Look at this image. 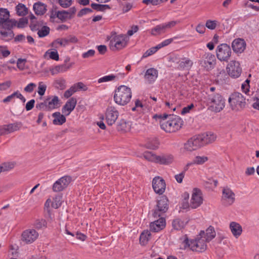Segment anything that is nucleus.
I'll return each mask as SVG.
<instances>
[{
    "mask_svg": "<svg viewBox=\"0 0 259 259\" xmlns=\"http://www.w3.org/2000/svg\"><path fill=\"white\" fill-rule=\"evenodd\" d=\"M216 138L215 135L211 132H207L190 138L184 144V148L187 151L197 150L204 145L213 142Z\"/></svg>",
    "mask_w": 259,
    "mask_h": 259,
    "instance_id": "f257e3e1",
    "label": "nucleus"
},
{
    "mask_svg": "<svg viewBox=\"0 0 259 259\" xmlns=\"http://www.w3.org/2000/svg\"><path fill=\"white\" fill-rule=\"evenodd\" d=\"M205 99L208 109L212 112H220L225 106L226 100L219 93L208 94Z\"/></svg>",
    "mask_w": 259,
    "mask_h": 259,
    "instance_id": "f03ea898",
    "label": "nucleus"
},
{
    "mask_svg": "<svg viewBox=\"0 0 259 259\" xmlns=\"http://www.w3.org/2000/svg\"><path fill=\"white\" fill-rule=\"evenodd\" d=\"M187 247L193 251L202 252L207 248L206 242L199 236L195 239L189 240L187 235H185L182 242L180 249H186Z\"/></svg>",
    "mask_w": 259,
    "mask_h": 259,
    "instance_id": "7ed1b4c3",
    "label": "nucleus"
},
{
    "mask_svg": "<svg viewBox=\"0 0 259 259\" xmlns=\"http://www.w3.org/2000/svg\"><path fill=\"white\" fill-rule=\"evenodd\" d=\"M161 129L166 133L176 132L182 127L183 121L182 118L176 115H169L167 120L160 121Z\"/></svg>",
    "mask_w": 259,
    "mask_h": 259,
    "instance_id": "20e7f679",
    "label": "nucleus"
},
{
    "mask_svg": "<svg viewBox=\"0 0 259 259\" xmlns=\"http://www.w3.org/2000/svg\"><path fill=\"white\" fill-rule=\"evenodd\" d=\"M132 96L131 89L126 85H121L115 89L114 100L116 104L124 106L130 101Z\"/></svg>",
    "mask_w": 259,
    "mask_h": 259,
    "instance_id": "39448f33",
    "label": "nucleus"
},
{
    "mask_svg": "<svg viewBox=\"0 0 259 259\" xmlns=\"http://www.w3.org/2000/svg\"><path fill=\"white\" fill-rule=\"evenodd\" d=\"M228 103L232 110L238 111L243 110L246 106V98L240 93L234 92L228 98Z\"/></svg>",
    "mask_w": 259,
    "mask_h": 259,
    "instance_id": "423d86ee",
    "label": "nucleus"
},
{
    "mask_svg": "<svg viewBox=\"0 0 259 259\" xmlns=\"http://www.w3.org/2000/svg\"><path fill=\"white\" fill-rule=\"evenodd\" d=\"M129 38L125 34L115 35L110 41V47L112 51L123 49L127 45Z\"/></svg>",
    "mask_w": 259,
    "mask_h": 259,
    "instance_id": "0eeeda50",
    "label": "nucleus"
},
{
    "mask_svg": "<svg viewBox=\"0 0 259 259\" xmlns=\"http://www.w3.org/2000/svg\"><path fill=\"white\" fill-rule=\"evenodd\" d=\"M215 53L218 60L226 62H228L232 54L230 46L225 43L219 45L217 47Z\"/></svg>",
    "mask_w": 259,
    "mask_h": 259,
    "instance_id": "6e6552de",
    "label": "nucleus"
},
{
    "mask_svg": "<svg viewBox=\"0 0 259 259\" xmlns=\"http://www.w3.org/2000/svg\"><path fill=\"white\" fill-rule=\"evenodd\" d=\"M157 208L153 210L152 217L154 219H157L159 216H164V213L168 208V199L165 196H161L157 200Z\"/></svg>",
    "mask_w": 259,
    "mask_h": 259,
    "instance_id": "1a4fd4ad",
    "label": "nucleus"
},
{
    "mask_svg": "<svg viewBox=\"0 0 259 259\" xmlns=\"http://www.w3.org/2000/svg\"><path fill=\"white\" fill-rule=\"evenodd\" d=\"M200 65L206 70H211L216 63L215 57L210 53H205L198 62Z\"/></svg>",
    "mask_w": 259,
    "mask_h": 259,
    "instance_id": "9d476101",
    "label": "nucleus"
},
{
    "mask_svg": "<svg viewBox=\"0 0 259 259\" xmlns=\"http://www.w3.org/2000/svg\"><path fill=\"white\" fill-rule=\"evenodd\" d=\"M228 75L233 78H237L240 76L242 69L239 62L231 61L226 68Z\"/></svg>",
    "mask_w": 259,
    "mask_h": 259,
    "instance_id": "9b49d317",
    "label": "nucleus"
},
{
    "mask_svg": "<svg viewBox=\"0 0 259 259\" xmlns=\"http://www.w3.org/2000/svg\"><path fill=\"white\" fill-rule=\"evenodd\" d=\"M166 226V220L164 216L160 215L149 224L150 231L158 232L163 230Z\"/></svg>",
    "mask_w": 259,
    "mask_h": 259,
    "instance_id": "f8f14e48",
    "label": "nucleus"
},
{
    "mask_svg": "<svg viewBox=\"0 0 259 259\" xmlns=\"http://www.w3.org/2000/svg\"><path fill=\"white\" fill-rule=\"evenodd\" d=\"M203 199L201 191L198 188L193 189L190 206L192 208H196L202 203Z\"/></svg>",
    "mask_w": 259,
    "mask_h": 259,
    "instance_id": "ddd939ff",
    "label": "nucleus"
},
{
    "mask_svg": "<svg viewBox=\"0 0 259 259\" xmlns=\"http://www.w3.org/2000/svg\"><path fill=\"white\" fill-rule=\"evenodd\" d=\"M106 119L108 125H113L117 120L119 113L117 110L113 106H109L106 109Z\"/></svg>",
    "mask_w": 259,
    "mask_h": 259,
    "instance_id": "4468645a",
    "label": "nucleus"
},
{
    "mask_svg": "<svg viewBox=\"0 0 259 259\" xmlns=\"http://www.w3.org/2000/svg\"><path fill=\"white\" fill-rule=\"evenodd\" d=\"M152 187L156 193L160 195L163 194L165 190L164 180L159 177H155L152 181Z\"/></svg>",
    "mask_w": 259,
    "mask_h": 259,
    "instance_id": "2eb2a0df",
    "label": "nucleus"
},
{
    "mask_svg": "<svg viewBox=\"0 0 259 259\" xmlns=\"http://www.w3.org/2000/svg\"><path fill=\"white\" fill-rule=\"evenodd\" d=\"M38 233L34 229L26 230L22 234V240L27 244L33 242L38 237Z\"/></svg>",
    "mask_w": 259,
    "mask_h": 259,
    "instance_id": "dca6fc26",
    "label": "nucleus"
},
{
    "mask_svg": "<svg viewBox=\"0 0 259 259\" xmlns=\"http://www.w3.org/2000/svg\"><path fill=\"white\" fill-rule=\"evenodd\" d=\"M235 200V194L228 188H225L223 190L222 198V203L225 205H231Z\"/></svg>",
    "mask_w": 259,
    "mask_h": 259,
    "instance_id": "f3484780",
    "label": "nucleus"
},
{
    "mask_svg": "<svg viewBox=\"0 0 259 259\" xmlns=\"http://www.w3.org/2000/svg\"><path fill=\"white\" fill-rule=\"evenodd\" d=\"M231 46L235 53L241 54L244 51L246 44L244 39L238 38L232 41Z\"/></svg>",
    "mask_w": 259,
    "mask_h": 259,
    "instance_id": "a211bd4d",
    "label": "nucleus"
},
{
    "mask_svg": "<svg viewBox=\"0 0 259 259\" xmlns=\"http://www.w3.org/2000/svg\"><path fill=\"white\" fill-rule=\"evenodd\" d=\"M77 103L76 99L72 97L70 98L62 108V112L65 116H68L74 109Z\"/></svg>",
    "mask_w": 259,
    "mask_h": 259,
    "instance_id": "6ab92c4d",
    "label": "nucleus"
},
{
    "mask_svg": "<svg viewBox=\"0 0 259 259\" xmlns=\"http://www.w3.org/2000/svg\"><path fill=\"white\" fill-rule=\"evenodd\" d=\"M199 236L203 238L205 242H209L215 237L216 233L214 227L210 226L205 231H201Z\"/></svg>",
    "mask_w": 259,
    "mask_h": 259,
    "instance_id": "aec40b11",
    "label": "nucleus"
},
{
    "mask_svg": "<svg viewBox=\"0 0 259 259\" xmlns=\"http://www.w3.org/2000/svg\"><path fill=\"white\" fill-rule=\"evenodd\" d=\"M158 70L154 68L148 69L145 74V80L150 84L153 83L158 77Z\"/></svg>",
    "mask_w": 259,
    "mask_h": 259,
    "instance_id": "412c9836",
    "label": "nucleus"
},
{
    "mask_svg": "<svg viewBox=\"0 0 259 259\" xmlns=\"http://www.w3.org/2000/svg\"><path fill=\"white\" fill-rule=\"evenodd\" d=\"M173 160L174 157L171 154L157 155L156 163L163 165H168L172 162Z\"/></svg>",
    "mask_w": 259,
    "mask_h": 259,
    "instance_id": "4be33fe9",
    "label": "nucleus"
},
{
    "mask_svg": "<svg viewBox=\"0 0 259 259\" xmlns=\"http://www.w3.org/2000/svg\"><path fill=\"white\" fill-rule=\"evenodd\" d=\"M53 123L54 125H61L64 123L66 121L65 115L61 114L60 112H56L52 114Z\"/></svg>",
    "mask_w": 259,
    "mask_h": 259,
    "instance_id": "5701e85b",
    "label": "nucleus"
},
{
    "mask_svg": "<svg viewBox=\"0 0 259 259\" xmlns=\"http://www.w3.org/2000/svg\"><path fill=\"white\" fill-rule=\"evenodd\" d=\"M230 228L233 235L238 238L242 233V229L241 226L235 222H232L230 224Z\"/></svg>",
    "mask_w": 259,
    "mask_h": 259,
    "instance_id": "b1692460",
    "label": "nucleus"
},
{
    "mask_svg": "<svg viewBox=\"0 0 259 259\" xmlns=\"http://www.w3.org/2000/svg\"><path fill=\"white\" fill-rule=\"evenodd\" d=\"M33 9L36 15H42L47 11V6L45 4L38 2L34 3Z\"/></svg>",
    "mask_w": 259,
    "mask_h": 259,
    "instance_id": "393cba45",
    "label": "nucleus"
},
{
    "mask_svg": "<svg viewBox=\"0 0 259 259\" xmlns=\"http://www.w3.org/2000/svg\"><path fill=\"white\" fill-rule=\"evenodd\" d=\"M131 127V122L121 119L117 123V130L118 131L127 132L130 131Z\"/></svg>",
    "mask_w": 259,
    "mask_h": 259,
    "instance_id": "a878e982",
    "label": "nucleus"
},
{
    "mask_svg": "<svg viewBox=\"0 0 259 259\" xmlns=\"http://www.w3.org/2000/svg\"><path fill=\"white\" fill-rule=\"evenodd\" d=\"M16 24L17 21L9 18L8 19L0 23V27L8 30H11L14 26H16Z\"/></svg>",
    "mask_w": 259,
    "mask_h": 259,
    "instance_id": "bb28decb",
    "label": "nucleus"
},
{
    "mask_svg": "<svg viewBox=\"0 0 259 259\" xmlns=\"http://www.w3.org/2000/svg\"><path fill=\"white\" fill-rule=\"evenodd\" d=\"M151 234L150 231L144 230L140 236V243L142 246L146 245L150 239Z\"/></svg>",
    "mask_w": 259,
    "mask_h": 259,
    "instance_id": "cd10ccee",
    "label": "nucleus"
},
{
    "mask_svg": "<svg viewBox=\"0 0 259 259\" xmlns=\"http://www.w3.org/2000/svg\"><path fill=\"white\" fill-rule=\"evenodd\" d=\"M46 101L49 111L57 108L58 104H59V99L57 96H54L51 100H49V99L48 98Z\"/></svg>",
    "mask_w": 259,
    "mask_h": 259,
    "instance_id": "c85d7f7f",
    "label": "nucleus"
},
{
    "mask_svg": "<svg viewBox=\"0 0 259 259\" xmlns=\"http://www.w3.org/2000/svg\"><path fill=\"white\" fill-rule=\"evenodd\" d=\"M69 68V66H67V65L65 64H63L62 65L56 66L52 69H50V71L52 74L54 75L60 72H64L67 71Z\"/></svg>",
    "mask_w": 259,
    "mask_h": 259,
    "instance_id": "c756f323",
    "label": "nucleus"
},
{
    "mask_svg": "<svg viewBox=\"0 0 259 259\" xmlns=\"http://www.w3.org/2000/svg\"><path fill=\"white\" fill-rule=\"evenodd\" d=\"M17 14L20 16H24L27 14L28 9L25 5L19 3L15 7Z\"/></svg>",
    "mask_w": 259,
    "mask_h": 259,
    "instance_id": "7c9ffc66",
    "label": "nucleus"
},
{
    "mask_svg": "<svg viewBox=\"0 0 259 259\" xmlns=\"http://www.w3.org/2000/svg\"><path fill=\"white\" fill-rule=\"evenodd\" d=\"M5 125L7 134H9L15 131H19L21 127V124L20 122H15Z\"/></svg>",
    "mask_w": 259,
    "mask_h": 259,
    "instance_id": "2f4dec72",
    "label": "nucleus"
},
{
    "mask_svg": "<svg viewBox=\"0 0 259 259\" xmlns=\"http://www.w3.org/2000/svg\"><path fill=\"white\" fill-rule=\"evenodd\" d=\"M66 82L65 79L63 78H59L54 80L53 85L56 89L63 90L66 87Z\"/></svg>",
    "mask_w": 259,
    "mask_h": 259,
    "instance_id": "473e14b6",
    "label": "nucleus"
},
{
    "mask_svg": "<svg viewBox=\"0 0 259 259\" xmlns=\"http://www.w3.org/2000/svg\"><path fill=\"white\" fill-rule=\"evenodd\" d=\"M49 56L48 59H51L55 61H58L59 59V56L58 52L56 50L55 51H52L51 50H48L44 54V57L47 58V56Z\"/></svg>",
    "mask_w": 259,
    "mask_h": 259,
    "instance_id": "72a5a7b5",
    "label": "nucleus"
},
{
    "mask_svg": "<svg viewBox=\"0 0 259 259\" xmlns=\"http://www.w3.org/2000/svg\"><path fill=\"white\" fill-rule=\"evenodd\" d=\"M118 79V77L117 75H114L113 74H110L109 75H105L102 77L99 78L98 79V82L100 83L104 82L117 80Z\"/></svg>",
    "mask_w": 259,
    "mask_h": 259,
    "instance_id": "f704fd0d",
    "label": "nucleus"
},
{
    "mask_svg": "<svg viewBox=\"0 0 259 259\" xmlns=\"http://www.w3.org/2000/svg\"><path fill=\"white\" fill-rule=\"evenodd\" d=\"M166 29L163 23L156 25L151 29V34L153 35H157L165 32Z\"/></svg>",
    "mask_w": 259,
    "mask_h": 259,
    "instance_id": "c9c22d12",
    "label": "nucleus"
},
{
    "mask_svg": "<svg viewBox=\"0 0 259 259\" xmlns=\"http://www.w3.org/2000/svg\"><path fill=\"white\" fill-rule=\"evenodd\" d=\"M143 157L150 162L156 163L157 155L150 151H145L143 153Z\"/></svg>",
    "mask_w": 259,
    "mask_h": 259,
    "instance_id": "e433bc0d",
    "label": "nucleus"
},
{
    "mask_svg": "<svg viewBox=\"0 0 259 259\" xmlns=\"http://www.w3.org/2000/svg\"><path fill=\"white\" fill-rule=\"evenodd\" d=\"M185 226L184 221L180 219H176L172 222V226L173 228L177 230H180Z\"/></svg>",
    "mask_w": 259,
    "mask_h": 259,
    "instance_id": "4c0bfd02",
    "label": "nucleus"
},
{
    "mask_svg": "<svg viewBox=\"0 0 259 259\" xmlns=\"http://www.w3.org/2000/svg\"><path fill=\"white\" fill-rule=\"evenodd\" d=\"M159 145V142L157 139L149 140L146 143V147L152 150L157 149Z\"/></svg>",
    "mask_w": 259,
    "mask_h": 259,
    "instance_id": "58836bf2",
    "label": "nucleus"
},
{
    "mask_svg": "<svg viewBox=\"0 0 259 259\" xmlns=\"http://www.w3.org/2000/svg\"><path fill=\"white\" fill-rule=\"evenodd\" d=\"M193 65L192 61L187 58H184L181 59L180 62L179 67L181 69H184L185 68H188L192 66Z\"/></svg>",
    "mask_w": 259,
    "mask_h": 259,
    "instance_id": "ea45409f",
    "label": "nucleus"
},
{
    "mask_svg": "<svg viewBox=\"0 0 259 259\" xmlns=\"http://www.w3.org/2000/svg\"><path fill=\"white\" fill-rule=\"evenodd\" d=\"M33 226L37 229H41L47 227V223L45 219H37L34 223Z\"/></svg>",
    "mask_w": 259,
    "mask_h": 259,
    "instance_id": "a19ab883",
    "label": "nucleus"
},
{
    "mask_svg": "<svg viewBox=\"0 0 259 259\" xmlns=\"http://www.w3.org/2000/svg\"><path fill=\"white\" fill-rule=\"evenodd\" d=\"M10 18V12L7 9L0 8V23Z\"/></svg>",
    "mask_w": 259,
    "mask_h": 259,
    "instance_id": "79ce46f5",
    "label": "nucleus"
},
{
    "mask_svg": "<svg viewBox=\"0 0 259 259\" xmlns=\"http://www.w3.org/2000/svg\"><path fill=\"white\" fill-rule=\"evenodd\" d=\"M180 37H181L177 36H175L172 38L165 39L163 41H162L161 42H160V44H159L158 45H157L158 49H160L164 47H166V46L169 45V44H170L173 41V40L174 39L179 38Z\"/></svg>",
    "mask_w": 259,
    "mask_h": 259,
    "instance_id": "37998d69",
    "label": "nucleus"
},
{
    "mask_svg": "<svg viewBox=\"0 0 259 259\" xmlns=\"http://www.w3.org/2000/svg\"><path fill=\"white\" fill-rule=\"evenodd\" d=\"M65 189L59 179L54 183L52 187L53 191L56 192H61Z\"/></svg>",
    "mask_w": 259,
    "mask_h": 259,
    "instance_id": "c03bdc74",
    "label": "nucleus"
},
{
    "mask_svg": "<svg viewBox=\"0 0 259 259\" xmlns=\"http://www.w3.org/2000/svg\"><path fill=\"white\" fill-rule=\"evenodd\" d=\"M50 29L48 26H44L40 30H38L37 34L39 37H44L47 36L50 33Z\"/></svg>",
    "mask_w": 259,
    "mask_h": 259,
    "instance_id": "a18cd8bd",
    "label": "nucleus"
},
{
    "mask_svg": "<svg viewBox=\"0 0 259 259\" xmlns=\"http://www.w3.org/2000/svg\"><path fill=\"white\" fill-rule=\"evenodd\" d=\"M208 160V158L207 156H196L193 159L194 163L195 164L201 165L204 163Z\"/></svg>",
    "mask_w": 259,
    "mask_h": 259,
    "instance_id": "49530a36",
    "label": "nucleus"
},
{
    "mask_svg": "<svg viewBox=\"0 0 259 259\" xmlns=\"http://www.w3.org/2000/svg\"><path fill=\"white\" fill-rule=\"evenodd\" d=\"M14 167V164L12 162H5L0 165L1 172L2 171H8Z\"/></svg>",
    "mask_w": 259,
    "mask_h": 259,
    "instance_id": "de8ad7c7",
    "label": "nucleus"
},
{
    "mask_svg": "<svg viewBox=\"0 0 259 259\" xmlns=\"http://www.w3.org/2000/svg\"><path fill=\"white\" fill-rule=\"evenodd\" d=\"M159 49L157 46L147 50L143 55L142 58H145L155 54Z\"/></svg>",
    "mask_w": 259,
    "mask_h": 259,
    "instance_id": "09e8293b",
    "label": "nucleus"
},
{
    "mask_svg": "<svg viewBox=\"0 0 259 259\" xmlns=\"http://www.w3.org/2000/svg\"><path fill=\"white\" fill-rule=\"evenodd\" d=\"M59 180L63 186L66 188L71 182L72 178L69 176H64L60 178Z\"/></svg>",
    "mask_w": 259,
    "mask_h": 259,
    "instance_id": "8fccbe9b",
    "label": "nucleus"
},
{
    "mask_svg": "<svg viewBox=\"0 0 259 259\" xmlns=\"http://www.w3.org/2000/svg\"><path fill=\"white\" fill-rule=\"evenodd\" d=\"M59 180L63 186L66 188L71 182L72 178L69 176H64L60 178Z\"/></svg>",
    "mask_w": 259,
    "mask_h": 259,
    "instance_id": "3c124183",
    "label": "nucleus"
},
{
    "mask_svg": "<svg viewBox=\"0 0 259 259\" xmlns=\"http://www.w3.org/2000/svg\"><path fill=\"white\" fill-rule=\"evenodd\" d=\"M65 40H66V38H57L52 42V46L53 47L57 48V45H58L61 46L65 47L66 45H67V43L65 42Z\"/></svg>",
    "mask_w": 259,
    "mask_h": 259,
    "instance_id": "603ef678",
    "label": "nucleus"
},
{
    "mask_svg": "<svg viewBox=\"0 0 259 259\" xmlns=\"http://www.w3.org/2000/svg\"><path fill=\"white\" fill-rule=\"evenodd\" d=\"M218 22L216 20H208L206 21L205 26L210 29L214 30L218 25Z\"/></svg>",
    "mask_w": 259,
    "mask_h": 259,
    "instance_id": "864d4df0",
    "label": "nucleus"
},
{
    "mask_svg": "<svg viewBox=\"0 0 259 259\" xmlns=\"http://www.w3.org/2000/svg\"><path fill=\"white\" fill-rule=\"evenodd\" d=\"M56 17L61 20H64L69 17L67 11L63 10L56 12Z\"/></svg>",
    "mask_w": 259,
    "mask_h": 259,
    "instance_id": "5fc2aeb1",
    "label": "nucleus"
},
{
    "mask_svg": "<svg viewBox=\"0 0 259 259\" xmlns=\"http://www.w3.org/2000/svg\"><path fill=\"white\" fill-rule=\"evenodd\" d=\"M29 17L30 19L31 20V22L30 25V27L31 28V30L32 31H36L38 29V25L35 23L34 20L36 19L35 17L34 16L33 14L32 13L30 14V15H29Z\"/></svg>",
    "mask_w": 259,
    "mask_h": 259,
    "instance_id": "6e6d98bb",
    "label": "nucleus"
},
{
    "mask_svg": "<svg viewBox=\"0 0 259 259\" xmlns=\"http://www.w3.org/2000/svg\"><path fill=\"white\" fill-rule=\"evenodd\" d=\"M47 85L42 82L40 81L38 83V94L39 95L42 96L44 95L47 89Z\"/></svg>",
    "mask_w": 259,
    "mask_h": 259,
    "instance_id": "4d7b16f0",
    "label": "nucleus"
},
{
    "mask_svg": "<svg viewBox=\"0 0 259 259\" xmlns=\"http://www.w3.org/2000/svg\"><path fill=\"white\" fill-rule=\"evenodd\" d=\"M28 23V19L26 17H22L19 19L18 22H17L16 26L18 28H24Z\"/></svg>",
    "mask_w": 259,
    "mask_h": 259,
    "instance_id": "13d9d810",
    "label": "nucleus"
},
{
    "mask_svg": "<svg viewBox=\"0 0 259 259\" xmlns=\"http://www.w3.org/2000/svg\"><path fill=\"white\" fill-rule=\"evenodd\" d=\"M75 92H76V89L73 85L64 92V96L65 98H69Z\"/></svg>",
    "mask_w": 259,
    "mask_h": 259,
    "instance_id": "bf43d9fd",
    "label": "nucleus"
},
{
    "mask_svg": "<svg viewBox=\"0 0 259 259\" xmlns=\"http://www.w3.org/2000/svg\"><path fill=\"white\" fill-rule=\"evenodd\" d=\"M135 105L136 107L138 109V112L139 114H142L143 113L144 110V106L141 102V101L139 99H137L135 101Z\"/></svg>",
    "mask_w": 259,
    "mask_h": 259,
    "instance_id": "052dcab7",
    "label": "nucleus"
},
{
    "mask_svg": "<svg viewBox=\"0 0 259 259\" xmlns=\"http://www.w3.org/2000/svg\"><path fill=\"white\" fill-rule=\"evenodd\" d=\"M73 86L75 87V89H76V92L79 90H82L83 91L88 90L87 87L81 82L76 83L73 84Z\"/></svg>",
    "mask_w": 259,
    "mask_h": 259,
    "instance_id": "680f3d73",
    "label": "nucleus"
},
{
    "mask_svg": "<svg viewBox=\"0 0 259 259\" xmlns=\"http://www.w3.org/2000/svg\"><path fill=\"white\" fill-rule=\"evenodd\" d=\"M58 3L62 7L67 8L72 5V0H59Z\"/></svg>",
    "mask_w": 259,
    "mask_h": 259,
    "instance_id": "e2e57ef3",
    "label": "nucleus"
},
{
    "mask_svg": "<svg viewBox=\"0 0 259 259\" xmlns=\"http://www.w3.org/2000/svg\"><path fill=\"white\" fill-rule=\"evenodd\" d=\"M26 62L25 59L19 58L17 60V67L20 70H23L25 69V64Z\"/></svg>",
    "mask_w": 259,
    "mask_h": 259,
    "instance_id": "0e129e2a",
    "label": "nucleus"
},
{
    "mask_svg": "<svg viewBox=\"0 0 259 259\" xmlns=\"http://www.w3.org/2000/svg\"><path fill=\"white\" fill-rule=\"evenodd\" d=\"M93 12L92 9L89 8H85L80 10L77 14V16L78 17H81L83 15H85L88 13H91Z\"/></svg>",
    "mask_w": 259,
    "mask_h": 259,
    "instance_id": "69168bd1",
    "label": "nucleus"
},
{
    "mask_svg": "<svg viewBox=\"0 0 259 259\" xmlns=\"http://www.w3.org/2000/svg\"><path fill=\"white\" fill-rule=\"evenodd\" d=\"M36 87V85L34 83L31 82L27 84L24 88V90L27 93H32L34 88Z\"/></svg>",
    "mask_w": 259,
    "mask_h": 259,
    "instance_id": "338daca9",
    "label": "nucleus"
},
{
    "mask_svg": "<svg viewBox=\"0 0 259 259\" xmlns=\"http://www.w3.org/2000/svg\"><path fill=\"white\" fill-rule=\"evenodd\" d=\"M193 104H191L186 107H184L181 110V114L185 115L188 113H189L190 110L194 108Z\"/></svg>",
    "mask_w": 259,
    "mask_h": 259,
    "instance_id": "774afa93",
    "label": "nucleus"
}]
</instances>
